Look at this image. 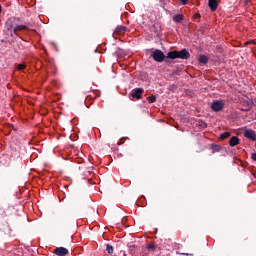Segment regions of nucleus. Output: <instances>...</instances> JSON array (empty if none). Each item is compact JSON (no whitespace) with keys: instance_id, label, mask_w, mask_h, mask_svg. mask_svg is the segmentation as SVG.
Masks as SVG:
<instances>
[{"instance_id":"nucleus-1","label":"nucleus","mask_w":256,"mask_h":256,"mask_svg":"<svg viewBox=\"0 0 256 256\" xmlns=\"http://www.w3.org/2000/svg\"><path fill=\"white\" fill-rule=\"evenodd\" d=\"M189 57H191V54H189V51L186 49L180 51H171L167 54L168 59H189Z\"/></svg>"},{"instance_id":"nucleus-2","label":"nucleus","mask_w":256,"mask_h":256,"mask_svg":"<svg viewBox=\"0 0 256 256\" xmlns=\"http://www.w3.org/2000/svg\"><path fill=\"white\" fill-rule=\"evenodd\" d=\"M152 58L154 59V61H156L157 63H163V61L165 60V54L163 53V51L161 50H155L152 53Z\"/></svg>"},{"instance_id":"nucleus-3","label":"nucleus","mask_w":256,"mask_h":256,"mask_svg":"<svg viewBox=\"0 0 256 256\" xmlns=\"http://www.w3.org/2000/svg\"><path fill=\"white\" fill-rule=\"evenodd\" d=\"M225 107V102L223 100H216L211 104L212 111H221Z\"/></svg>"},{"instance_id":"nucleus-4","label":"nucleus","mask_w":256,"mask_h":256,"mask_svg":"<svg viewBox=\"0 0 256 256\" xmlns=\"http://www.w3.org/2000/svg\"><path fill=\"white\" fill-rule=\"evenodd\" d=\"M15 18H10L6 21L5 28L10 32V35H13V30L15 29Z\"/></svg>"},{"instance_id":"nucleus-5","label":"nucleus","mask_w":256,"mask_h":256,"mask_svg":"<svg viewBox=\"0 0 256 256\" xmlns=\"http://www.w3.org/2000/svg\"><path fill=\"white\" fill-rule=\"evenodd\" d=\"M244 137L246 139H250V141H256V132L251 129H247L244 131Z\"/></svg>"},{"instance_id":"nucleus-6","label":"nucleus","mask_w":256,"mask_h":256,"mask_svg":"<svg viewBox=\"0 0 256 256\" xmlns=\"http://www.w3.org/2000/svg\"><path fill=\"white\" fill-rule=\"evenodd\" d=\"M55 255H57V256L69 255V250H67V248H64V247H58L55 250Z\"/></svg>"},{"instance_id":"nucleus-7","label":"nucleus","mask_w":256,"mask_h":256,"mask_svg":"<svg viewBox=\"0 0 256 256\" xmlns=\"http://www.w3.org/2000/svg\"><path fill=\"white\" fill-rule=\"evenodd\" d=\"M141 95H143V89L138 88L132 92L131 97L133 99H141Z\"/></svg>"},{"instance_id":"nucleus-8","label":"nucleus","mask_w":256,"mask_h":256,"mask_svg":"<svg viewBox=\"0 0 256 256\" xmlns=\"http://www.w3.org/2000/svg\"><path fill=\"white\" fill-rule=\"evenodd\" d=\"M208 5L211 11H217V7H219V3L217 0H208Z\"/></svg>"},{"instance_id":"nucleus-9","label":"nucleus","mask_w":256,"mask_h":256,"mask_svg":"<svg viewBox=\"0 0 256 256\" xmlns=\"http://www.w3.org/2000/svg\"><path fill=\"white\" fill-rule=\"evenodd\" d=\"M229 145L230 147H237V145H239V138L236 136L231 137L229 141Z\"/></svg>"},{"instance_id":"nucleus-10","label":"nucleus","mask_w":256,"mask_h":256,"mask_svg":"<svg viewBox=\"0 0 256 256\" xmlns=\"http://www.w3.org/2000/svg\"><path fill=\"white\" fill-rule=\"evenodd\" d=\"M25 29H27V26L25 25H18V26H15L14 29H13V34L14 35H17V33L19 31H25Z\"/></svg>"},{"instance_id":"nucleus-11","label":"nucleus","mask_w":256,"mask_h":256,"mask_svg":"<svg viewBox=\"0 0 256 256\" xmlns=\"http://www.w3.org/2000/svg\"><path fill=\"white\" fill-rule=\"evenodd\" d=\"M172 19L175 23H181L183 21V14H177Z\"/></svg>"},{"instance_id":"nucleus-12","label":"nucleus","mask_w":256,"mask_h":256,"mask_svg":"<svg viewBox=\"0 0 256 256\" xmlns=\"http://www.w3.org/2000/svg\"><path fill=\"white\" fill-rule=\"evenodd\" d=\"M209 61V58H207V56L205 55H201L199 57V63H203V65H206V63Z\"/></svg>"},{"instance_id":"nucleus-13","label":"nucleus","mask_w":256,"mask_h":256,"mask_svg":"<svg viewBox=\"0 0 256 256\" xmlns=\"http://www.w3.org/2000/svg\"><path fill=\"white\" fill-rule=\"evenodd\" d=\"M228 137H231V132H224L222 134H220V139L223 141L225 139H228Z\"/></svg>"},{"instance_id":"nucleus-14","label":"nucleus","mask_w":256,"mask_h":256,"mask_svg":"<svg viewBox=\"0 0 256 256\" xmlns=\"http://www.w3.org/2000/svg\"><path fill=\"white\" fill-rule=\"evenodd\" d=\"M147 100L149 101V103H155L157 101V96L155 95L149 96Z\"/></svg>"},{"instance_id":"nucleus-15","label":"nucleus","mask_w":256,"mask_h":256,"mask_svg":"<svg viewBox=\"0 0 256 256\" xmlns=\"http://www.w3.org/2000/svg\"><path fill=\"white\" fill-rule=\"evenodd\" d=\"M106 251H107V253H109L111 255V253H113V246L107 244Z\"/></svg>"},{"instance_id":"nucleus-16","label":"nucleus","mask_w":256,"mask_h":256,"mask_svg":"<svg viewBox=\"0 0 256 256\" xmlns=\"http://www.w3.org/2000/svg\"><path fill=\"white\" fill-rule=\"evenodd\" d=\"M25 64H19L18 66H17V69H18V71H23V69H25Z\"/></svg>"},{"instance_id":"nucleus-17","label":"nucleus","mask_w":256,"mask_h":256,"mask_svg":"<svg viewBox=\"0 0 256 256\" xmlns=\"http://www.w3.org/2000/svg\"><path fill=\"white\" fill-rule=\"evenodd\" d=\"M148 248L151 249L152 251L155 249V244H149Z\"/></svg>"},{"instance_id":"nucleus-18","label":"nucleus","mask_w":256,"mask_h":256,"mask_svg":"<svg viewBox=\"0 0 256 256\" xmlns=\"http://www.w3.org/2000/svg\"><path fill=\"white\" fill-rule=\"evenodd\" d=\"M177 254L179 255H187V256H193V254H191V253H179V252H177Z\"/></svg>"},{"instance_id":"nucleus-19","label":"nucleus","mask_w":256,"mask_h":256,"mask_svg":"<svg viewBox=\"0 0 256 256\" xmlns=\"http://www.w3.org/2000/svg\"><path fill=\"white\" fill-rule=\"evenodd\" d=\"M180 1H181L182 5H187L189 0H180Z\"/></svg>"},{"instance_id":"nucleus-20","label":"nucleus","mask_w":256,"mask_h":256,"mask_svg":"<svg viewBox=\"0 0 256 256\" xmlns=\"http://www.w3.org/2000/svg\"><path fill=\"white\" fill-rule=\"evenodd\" d=\"M251 158H252L253 161H256V153H253Z\"/></svg>"},{"instance_id":"nucleus-21","label":"nucleus","mask_w":256,"mask_h":256,"mask_svg":"<svg viewBox=\"0 0 256 256\" xmlns=\"http://www.w3.org/2000/svg\"><path fill=\"white\" fill-rule=\"evenodd\" d=\"M118 29H119V31H125L126 28H125V26H120Z\"/></svg>"},{"instance_id":"nucleus-22","label":"nucleus","mask_w":256,"mask_h":256,"mask_svg":"<svg viewBox=\"0 0 256 256\" xmlns=\"http://www.w3.org/2000/svg\"><path fill=\"white\" fill-rule=\"evenodd\" d=\"M203 127H207V124H206V123H204V124H203Z\"/></svg>"},{"instance_id":"nucleus-23","label":"nucleus","mask_w":256,"mask_h":256,"mask_svg":"<svg viewBox=\"0 0 256 256\" xmlns=\"http://www.w3.org/2000/svg\"><path fill=\"white\" fill-rule=\"evenodd\" d=\"M0 13H1V6H0Z\"/></svg>"},{"instance_id":"nucleus-24","label":"nucleus","mask_w":256,"mask_h":256,"mask_svg":"<svg viewBox=\"0 0 256 256\" xmlns=\"http://www.w3.org/2000/svg\"><path fill=\"white\" fill-rule=\"evenodd\" d=\"M254 44L256 45V42H254Z\"/></svg>"}]
</instances>
